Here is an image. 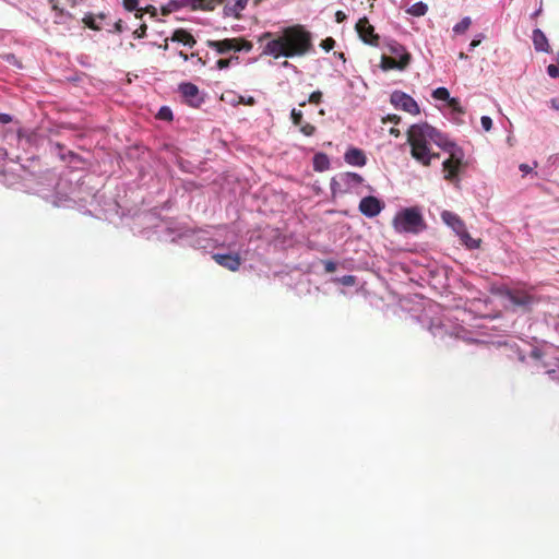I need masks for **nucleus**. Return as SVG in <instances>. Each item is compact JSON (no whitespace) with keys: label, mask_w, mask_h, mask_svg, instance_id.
Returning <instances> with one entry per match:
<instances>
[{"label":"nucleus","mask_w":559,"mask_h":559,"mask_svg":"<svg viewBox=\"0 0 559 559\" xmlns=\"http://www.w3.org/2000/svg\"><path fill=\"white\" fill-rule=\"evenodd\" d=\"M520 170L523 171L524 174H528L532 171V167H530L527 164H521Z\"/></svg>","instance_id":"obj_46"},{"label":"nucleus","mask_w":559,"mask_h":559,"mask_svg":"<svg viewBox=\"0 0 559 559\" xmlns=\"http://www.w3.org/2000/svg\"><path fill=\"white\" fill-rule=\"evenodd\" d=\"M344 159L347 164L362 167L367 163L365 153L360 148L350 147L346 151Z\"/></svg>","instance_id":"obj_16"},{"label":"nucleus","mask_w":559,"mask_h":559,"mask_svg":"<svg viewBox=\"0 0 559 559\" xmlns=\"http://www.w3.org/2000/svg\"><path fill=\"white\" fill-rule=\"evenodd\" d=\"M106 15L104 13H99L98 15H94L93 13H87L83 17V23L93 31H99L102 27L96 23V20H105Z\"/></svg>","instance_id":"obj_21"},{"label":"nucleus","mask_w":559,"mask_h":559,"mask_svg":"<svg viewBox=\"0 0 559 559\" xmlns=\"http://www.w3.org/2000/svg\"><path fill=\"white\" fill-rule=\"evenodd\" d=\"M472 24L471 17L466 16L461 20L457 24L454 25L453 32L456 34H463L465 33Z\"/></svg>","instance_id":"obj_26"},{"label":"nucleus","mask_w":559,"mask_h":559,"mask_svg":"<svg viewBox=\"0 0 559 559\" xmlns=\"http://www.w3.org/2000/svg\"><path fill=\"white\" fill-rule=\"evenodd\" d=\"M432 97L439 100H447L449 103L450 93L445 87H438L432 92Z\"/></svg>","instance_id":"obj_27"},{"label":"nucleus","mask_w":559,"mask_h":559,"mask_svg":"<svg viewBox=\"0 0 559 559\" xmlns=\"http://www.w3.org/2000/svg\"><path fill=\"white\" fill-rule=\"evenodd\" d=\"M234 61L238 62L239 61V57L238 56H231L230 58H227V59H218L216 61V67L219 70H223V69L228 68Z\"/></svg>","instance_id":"obj_28"},{"label":"nucleus","mask_w":559,"mask_h":559,"mask_svg":"<svg viewBox=\"0 0 559 559\" xmlns=\"http://www.w3.org/2000/svg\"><path fill=\"white\" fill-rule=\"evenodd\" d=\"M388 50H389V52H401V58L396 59L395 57H390V56L383 55L381 57V68L384 71H388V70L403 71L408 67V64L411 63V60H412V56L408 51H406V49L402 45H400L396 41L390 43L388 45Z\"/></svg>","instance_id":"obj_6"},{"label":"nucleus","mask_w":559,"mask_h":559,"mask_svg":"<svg viewBox=\"0 0 559 559\" xmlns=\"http://www.w3.org/2000/svg\"><path fill=\"white\" fill-rule=\"evenodd\" d=\"M213 260L221 266L236 272L239 270L241 265V258L238 253L235 254H222V253H215L213 254Z\"/></svg>","instance_id":"obj_13"},{"label":"nucleus","mask_w":559,"mask_h":559,"mask_svg":"<svg viewBox=\"0 0 559 559\" xmlns=\"http://www.w3.org/2000/svg\"><path fill=\"white\" fill-rule=\"evenodd\" d=\"M306 105V102H302L299 104V106L304 107Z\"/></svg>","instance_id":"obj_56"},{"label":"nucleus","mask_w":559,"mask_h":559,"mask_svg":"<svg viewBox=\"0 0 559 559\" xmlns=\"http://www.w3.org/2000/svg\"><path fill=\"white\" fill-rule=\"evenodd\" d=\"M356 31L360 39L370 46L378 47L380 37L374 33V27L369 23L367 17H361L356 23Z\"/></svg>","instance_id":"obj_9"},{"label":"nucleus","mask_w":559,"mask_h":559,"mask_svg":"<svg viewBox=\"0 0 559 559\" xmlns=\"http://www.w3.org/2000/svg\"><path fill=\"white\" fill-rule=\"evenodd\" d=\"M158 118L163 120H171L173 119V112L168 107H162L158 111Z\"/></svg>","instance_id":"obj_33"},{"label":"nucleus","mask_w":559,"mask_h":559,"mask_svg":"<svg viewBox=\"0 0 559 559\" xmlns=\"http://www.w3.org/2000/svg\"><path fill=\"white\" fill-rule=\"evenodd\" d=\"M355 282V277L352 275L344 276L343 283L347 285H352Z\"/></svg>","instance_id":"obj_44"},{"label":"nucleus","mask_w":559,"mask_h":559,"mask_svg":"<svg viewBox=\"0 0 559 559\" xmlns=\"http://www.w3.org/2000/svg\"><path fill=\"white\" fill-rule=\"evenodd\" d=\"M480 122H481V127L484 128L485 131H490L491 128H492V120L490 117L488 116H483L481 119H480Z\"/></svg>","instance_id":"obj_35"},{"label":"nucleus","mask_w":559,"mask_h":559,"mask_svg":"<svg viewBox=\"0 0 559 559\" xmlns=\"http://www.w3.org/2000/svg\"><path fill=\"white\" fill-rule=\"evenodd\" d=\"M340 178L347 186H358L364 181L360 175L350 171L342 174Z\"/></svg>","instance_id":"obj_22"},{"label":"nucleus","mask_w":559,"mask_h":559,"mask_svg":"<svg viewBox=\"0 0 559 559\" xmlns=\"http://www.w3.org/2000/svg\"><path fill=\"white\" fill-rule=\"evenodd\" d=\"M179 92L186 102L192 107H199L203 102V98L200 97L199 87L193 83H181L179 85Z\"/></svg>","instance_id":"obj_11"},{"label":"nucleus","mask_w":559,"mask_h":559,"mask_svg":"<svg viewBox=\"0 0 559 559\" xmlns=\"http://www.w3.org/2000/svg\"><path fill=\"white\" fill-rule=\"evenodd\" d=\"M146 29H147V26L145 24H142L139 28H136L133 32V37L134 38H143V37H145Z\"/></svg>","instance_id":"obj_36"},{"label":"nucleus","mask_w":559,"mask_h":559,"mask_svg":"<svg viewBox=\"0 0 559 559\" xmlns=\"http://www.w3.org/2000/svg\"><path fill=\"white\" fill-rule=\"evenodd\" d=\"M321 48L323 50H325L326 52H329L330 50H332L335 46V40L334 38L332 37H326L325 39H323L320 44Z\"/></svg>","instance_id":"obj_32"},{"label":"nucleus","mask_w":559,"mask_h":559,"mask_svg":"<svg viewBox=\"0 0 559 559\" xmlns=\"http://www.w3.org/2000/svg\"><path fill=\"white\" fill-rule=\"evenodd\" d=\"M459 58H460V59H466V58H467V55H465L464 52H460V53H459Z\"/></svg>","instance_id":"obj_53"},{"label":"nucleus","mask_w":559,"mask_h":559,"mask_svg":"<svg viewBox=\"0 0 559 559\" xmlns=\"http://www.w3.org/2000/svg\"><path fill=\"white\" fill-rule=\"evenodd\" d=\"M336 55H337L338 59H342L343 61H345V55H344V52H338V53H336Z\"/></svg>","instance_id":"obj_52"},{"label":"nucleus","mask_w":559,"mask_h":559,"mask_svg":"<svg viewBox=\"0 0 559 559\" xmlns=\"http://www.w3.org/2000/svg\"><path fill=\"white\" fill-rule=\"evenodd\" d=\"M122 4H123V8L129 12L136 10L135 16L138 19H142L143 10L142 9L138 10L139 0H122Z\"/></svg>","instance_id":"obj_24"},{"label":"nucleus","mask_w":559,"mask_h":559,"mask_svg":"<svg viewBox=\"0 0 559 559\" xmlns=\"http://www.w3.org/2000/svg\"><path fill=\"white\" fill-rule=\"evenodd\" d=\"M198 63H204L202 58H200V57L198 58Z\"/></svg>","instance_id":"obj_55"},{"label":"nucleus","mask_w":559,"mask_h":559,"mask_svg":"<svg viewBox=\"0 0 559 559\" xmlns=\"http://www.w3.org/2000/svg\"><path fill=\"white\" fill-rule=\"evenodd\" d=\"M390 134L394 135L395 138L400 136L401 132L399 129L396 128H391L390 129Z\"/></svg>","instance_id":"obj_49"},{"label":"nucleus","mask_w":559,"mask_h":559,"mask_svg":"<svg viewBox=\"0 0 559 559\" xmlns=\"http://www.w3.org/2000/svg\"><path fill=\"white\" fill-rule=\"evenodd\" d=\"M324 270L326 273H333L336 270V263L333 261H325L324 262Z\"/></svg>","instance_id":"obj_39"},{"label":"nucleus","mask_w":559,"mask_h":559,"mask_svg":"<svg viewBox=\"0 0 559 559\" xmlns=\"http://www.w3.org/2000/svg\"><path fill=\"white\" fill-rule=\"evenodd\" d=\"M448 104L454 112H457L460 115H463L465 112L457 98L452 97L451 99H449Z\"/></svg>","instance_id":"obj_29"},{"label":"nucleus","mask_w":559,"mask_h":559,"mask_svg":"<svg viewBox=\"0 0 559 559\" xmlns=\"http://www.w3.org/2000/svg\"><path fill=\"white\" fill-rule=\"evenodd\" d=\"M239 102L245 105H249V106H252L255 104V99L252 96L248 97L247 99H245V97L241 96Z\"/></svg>","instance_id":"obj_41"},{"label":"nucleus","mask_w":559,"mask_h":559,"mask_svg":"<svg viewBox=\"0 0 559 559\" xmlns=\"http://www.w3.org/2000/svg\"><path fill=\"white\" fill-rule=\"evenodd\" d=\"M322 100V93L320 91H314L310 94L309 98H308V102L310 104H320Z\"/></svg>","instance_id":"obj_34"},{"label":"nucleus","mask_w":559,"mask_h":559,"mask_svg":"<svg viewBox=\"0 0 559 559\" xmlns=\"http://www.w3.org/2000/svg\"><path fill=\"white\" fill-rule=\"evenodd\" d=\"M168 39L165 40V45H164V48L167 49L168 47V44H167Z\"/></svg>","instance_id":"obj_54"},{"label":"nucleus","mask_w":559,"mask_h":559,"mask_svg":"<svg viewBox=\"0 0 559 559\" xmlns=\"http://www.w3.org/2000/svg\"><path fill=\"white\" fill-rule=\"evenodd\" d=\"M248 1L249 0H235L234 3L228 1L224 7V15L240 19L241 12L246 9Z\"/></svg>","instance_id":"obj_17"},{"label":"nucleus","mask_w":559,"mask_h":559,"mask_svg":"<svg viewBox=\"0 0 559 559\" xmlns=\"http://www.w3.org/2000/svg\"><path fill=\"white\" fill-rule=\"evenodd\" d=\"M346 17L347 16H346V14L343 11H337L335 13V20H336L337 23L344 22L346 20Z\"/></svg>","instance_id":"obj_40"},{"label":"nucleus","mask_w":559,"mask_h":559,"mask_svg":"<svg viewBox=\"0 0 559 559\" xmlns=\"http://www.w3.org/2000/svg\"><path fill=\"white\" fill-rule=\"evenodd\" d=\"M390 102L395 108L406 111L411 115H418L420 112L416 100L404 92L394 91L391 94Z\"/></svg>","instance_id":"obj_8"},{"label":"nucleus","mask_w":559,"mask_h":559,"mask_svg":"<svg viewBox=\"0 0 559 559\" xmlns=\"http://www.w3.org/2000/svg\"><path fill=\"white\" fill-rule=\"evenodd\" d=\"M509 300L520 307H528L536 301V298L525 290L514 289L508 292Z\"/></svg>","instance_id":"obj_14"},{"label":"nucleus","mask_w":559,"mask_h":559,"mask_svg":"<svg viewBox=\"0 0 559 559\" xmlns=\"http://www.w3.org/2000/svg\"><path fill=\"white\" fill-rule=\"evenodd\" d=\"M299 129H300V132H301L302 134H305L306 136H311V135H313V134H314V132H316V130H317V129H316V127H314L313 124L308 123V122L302 123V124L299 127Z\"/></svg>","instance_id":"obj_30"},{"label":"nucleus","mask_w":559,"mask_h":559,"mask_svg":"<svg viewBox=\"0 0 559 559\" xmlns=\"http://www.w3.org/2000/svg\"><path fill=\"white\" fill-rule=\"evenodd\" d=\"M225 0H170L163 5L160 11L163 15H168L183 7H190L191 10L213 11L218 4Z\"/></svg>","instance_id":"obj_5"},{"label":"nucleus","mask_w":559,"mask_h":559,"mask_svg":"<svg viewBox=\"0 0 559 559\" xmlns=\"http://www.w3.org/2000/svg\"><path fill=\"white\" fill-rule=\"evenodd\" d=\"M114 27H115V32H116V33H121V32H122V21H121V20H118V21L115 23Z\"/></svg>","instance_id":"obj_45"},{"label":"nucleus","mask_w":559,"mask_h":559,"mask_svg":"<svg viewBox=\"0 0 559 559\" xmlns=\"http://www.w3.org/2000/svg\"><path fill=\"white\" fill-rule=\"evenodd\" d=\"M269 38L263 52L275 59L281 57H304L314 51L313 36L305 25L295 24L284 27L278 33L266 32L261 39Z\"/></svg>","instance_id":"obj_1"},{"label":"nucleus","mask_w":559,"mask_h":559,"mask_svg":"<svg viewBox=\"0 0 559 559\" xmlns=\"http://www.w3.org/2000/svg\"><path fill=\"white\" fill-rule=\"evenodd\" d=\"M441 217L443 222L456 233L457 236L464 234V229L466 228V226L459 215L450 211H444L441 214Z\"/></svg>","instance_id":"obj_15"},{"label":"nucleus","mask_w":559,"mask_h":559,"mask_svg":"<svg viewBox=\"0 0 559 559\" xmlns=\"http://www.w3.org/2000/svg\"><path fill=\"white\" fill-rule=\"evenodd\" d=\"M408 144L430 145L431 142L443 147L440 133L428 123L413 124L407 131Z\"/></svg>","instance_id":"obj_3"},{"label":"nucleus","mask_w":559,"mask_h":559,"mask_svg":"<svg viewBox=\"0 0 559 559\" xmlns=\"http://www.w3.org/2000/svg\"><path fill=\"white\" fill-rule=\"evenodd\" d=\"M481 37H483V36H479V38H475V39H473V40L471 41V44H469V48H471V49H474L475 47L479 46V45H480V43H481Z\"/></svg>","instance_id":"obj_43"},{"label":"nucleus","mask_w":559,"mask_h":559,"mask_svg":"<svg viewBox=\"0 0 559 559\" xmlns=\"http://www.w3.org/2000/svg\"><path fill=\"white\" fill-rule=\"evenodd\" d=\"M207 47L216 50L217 53L224 55L234 51H250L253 47L252 43L245 38H225L223 40H207Z\"/></svg>","instance_id":"obj_7"},{"label":"nucleus","mask_w":559,"mask_h":559,"mask_svg":"<svg viewBox=\"0 0 559 559\" xmlns=\"http://www.w3.org/2000/svg\"><path fill=\"white\" fill-rule=\"evenodd\" d=\"M145 12L151 13V15L155 16L156 15V8L153 7V5H148V7H146Z\"/></svg>","instance_id":"obj_48"},{"label":"nucleus","mask_w":559,"mask_h":559,"mask_svg":"<svg viewBox=\"0 0 559 559\" xmlns=\"http://www.w3.org/2000/svg\"><path fill=\"white\" fill-rule=\"evenodd\" d=\"M383 207L384 204L372 195L365 197L359 202V211L367 217L377 216Z\"/></svg>","instance_id":"obj_12"},{"label":"nucleus","mask_w":559,"mask_h":559,"mask_svg":"<svg viewBox=\"0 0 559 559\" xmlns=\"http://www.w3.org/2000/svg\"><path fill=\"white\" fill-rule=\"evenodd\" d=\"M547 73H548V75H549V76H551V78H558V76H559V69H558V67H557V66H555V64H549V66L547 67Z\"/></svg>","instance_id":"obj_38"},{"label":"nucleus","mask_w":559,"mask_h":559,"mask_svg":"<svg viewBox=\"0 0 559 559\" xmlns=\"http://www.w3.org/2000/svg\"><path fill=\"white\" fill-rule=\"evenodd\" d=\"M401 121V117L397 116V115H388L386 117H384L382 119V122L385 123V122H392L394 124H397L399 122Z\"/></svg>","instance_id":"obj_37"},{"label":"nucleus","mask_w":559,"mask_h":559,"mask_svg":"<svg viewBox=\"0 0 559 559\" xmlns=\"http://www.w3.org/2000/svg\"><path fill=\"white\" fill-rule=\"evenodd\" d=\"M393 227L400 234H418L424 227V218L415 207L400 211L393 218Z\"/></svg>","instance_id":"obj_2"},{"label":"nucleus","mask_w":559,"mask_h":559,"mask_svg":"<svg viewBox=\"0 0 559 559\" xmlns=\"http://www.w3.org/2000/svg\"><path fill=\"white\" fill-rule=\"evenodd\" d=\"M428 10V7L424 2H417L413 4L408 10L407 13L414 15V16H423L426 14Z\"/></svg>","instance_id":"obj_25"},{"label":"nucleus","mask_w":559,"mask_h":559,"mask_svg":"<svg viewBox=\"0 0 559 559\" xmlns=\"http://www.w3.org/2000/svg\"><path fill=\"white\" fill-rule=\"evenodd\" d=\"M12 120L11 116L8 114H0V122L9 123Z\"/></svg>","instance_id":"obj_42"},{"label":"nucleus","mask_w":559,"mask_h":559,"mask_svg":"<svg viewBox=\"0 0 559 559\" xmlns=\"http://www.w3.org/2000/svg\"><path fill=\"white\" fill-rule=\"evenodd\" d=\"M533 45L536 51L550 52V46L544 32L539 28L533 31Z\"/></svg>","instance_id":"obj_18"},{"label":"nucleus","mask_w":559,"mask_h":559,"mask_svg":"<svg viewBox=\"0 0 559 559\" xmlns=\"http://www.w3.org/2000/svg\"><path fill=\"white\" fill-rule=\"evenodd\" d=\"M179 57L182 58L185 61L189 59V56L185 53L183 51H179Z\"/></svg>","instance_id":"obj_50"},{"label":"nucleus","mask_w":559,"mask_h":559,"mask_svg":"<svg viewBox=\"0 0 559 559\" xmlns=\"http://www.w3.org/2000/svg\"><path fill=\"white\" fill-rule=\"evenodd\" d=\"M459 237L463 243L471 249H476L480 245V240L472 238L466 228L464 229V234H461Z\"/></svg>","instance_id":"obj_23"},{"label":"nucleus","mask_w":559,"mask_h":559,"mask_svg":"<svg viewBox=\"0 0 559 559\" xmlns=\"http://www.w3.org/2000/svg\"><path fill=\"white\" fill-rule=\"evenodd\" d=\"M411 155L424 166H429L431 159L439 158L438 153H432L429 145L409 144Z\"/></svg>","instance_id":"obj_10"},{"label":"nucleus","mask_w":559,"mask_h":559,"mask_svg":"<svg viewBox=\"0 0 559 559\" xmlns=\"http://www.w3.org/2000/svg\"><path fill=\"white\" fill-rule=\"evenodd\" d=\"M392 56L391 57H395L396 59H400L401 58V52H390Z\"/></svg>","instance_id":"obj_51"},{"label":"nucleus","mask_w":559,"mask_h":559,"mask_svg":"<svg viewBox=\"0 0 559 559\" xmlns=\"http://www.w3.org/2000/svg\"><path fill=\"white\" fill-rule=\"evenodd\" d=\"M292 121L295 126L300 127L302 124V112L297 109H293L290 112Z\"/></svg>","instance_id":"obj_31"},{"label":"nucleus","mask_w":559,"mask_h":559,"mask_svg":"<svg viewBox=\"0 0 559 559\" xmlns=\"http://www.w3.org/2000/svg\"><path fill=\"white\" fill-rule=\"evenodd\" d=\"M442 148L450 153V156L442 163L443 177L447 181L453 182L457 180L459 173L464 165V153L454 143L448 141H444Z\"/></svg>","instance_id":"obj_4"},{"label":"nucleus","mask_w":559,"mask_h":559,"mask_svg":"<svg viewBox=\"0 0 559 559\" xmlns=\"http://www.w3.org/2000/svg\"><path fill=\"white\" fill-rule=\"evenodd\" d=\"M330 168V159L326 154L318 153L313 157V169L316 171H324Z\"/></svg>","instance_id":"obj_20"},{"label":"nucleus","mask_w":559,"mask_h":559,"mask_svg":"<svg viewBox=\"0 0 559 559\" xmlns=\"http://www.w3.org/2000/svg\"><path fill=\"white\" fill-rule=\"evenodd\" d=\"M170 40L177 41V43H181L185 46H189L191 48L197 44V40L192 36V34L189 33L188 31L183 29V28L176 29L173 33V35L170 37Z\"/></svg>","instance_id":"obj_19"},{"label":"nucleus","mask_w":559,"mask_h":559,"mask_svg":"<svg viewBox=\"0 0 559 559\" xmlns=\"http://www.w3.org/2000/svg\"><path fill=\"white\" fill-rule=\"evenodd\" d=\"M550 105L555 110H559V98H552Z\"/></svg>","instance_id":"obj_47"}]
</instances>
